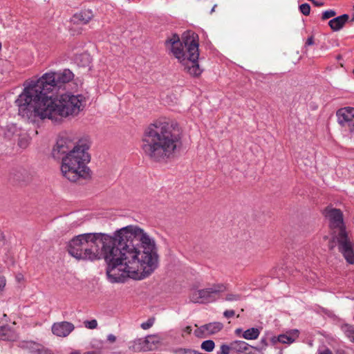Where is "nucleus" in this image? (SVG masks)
Returning <instances> with one entry per match:
<instances>
[{
  "instance_id": "1",
  "label": "nucleus",
  "mask_w": 354,
  "mask_h": 354,
  "mask_svg": "<svg viewBox=\"0 0 354 354\" xmlns=\"http://www.w3.org/2000/svg\"><path fill=\"white\" fill-rule=\"evenodd\" d=\"M68 252L78 260L104 259L111 283L145 279L158 264L155 241L137 225L122 227L113 236L100 232L79 234L69 241Z\"/></svg>"
},
{
  "instance_id": "2",
  "label": "nucleus",
  "mask_w": 354,
  "mask_h": 354,
  "mask_svg": "<svg viewBox=\"0 0 354 354\" xmlns=\"http://www.w3.org/2000/svg\"><path fill=\"white\" fill-rule=\"evenodd\" d=\"M83 97L71 93L61 94L56 97L44 96L28 104H17L18 115L24 120L35 123L49 119L57 121L59 116L77 115L82 109Z\"/></svg>"
},
{
  "instance_id": "3",
  "label": "nucleus",
  "mask_w": 354,
  "mask_h": 354,
  "mask_svg": "<svg viewBox=\"0 0 354 354\" xmlns=\"http://www.w3.org/2000/svg\"><path fill=\"white\" fill-rule=\"evenodd\" d=\"M181 130L176 122L157 120L145 129L142 149L155 162L170 158L180 144Z\"/></svg>"
},
{
  "instance_id": "4",
  "label": "nucleus",
  "mask_w": 354,
  "mask_h": 354,
  "mask_svg": "<svg viewBox=\"0 0 354 354\" xmlns=\"http://www.w3.org/2000/svg\"><path fill=\"white\" fill-rule=\"evenodd\" d=\"M74 75L69 69L57 72L44 73L40 78L31 81L25 85L21 94L15 101V105L28 104L44 96H49L50 92L65 90L68 84L73 79Z\"/></svg>"
},
{
  "instance_id": "5",
  "label": "nucleus",
  "mask_w": 354,
  "mask_h": 354,
  "mask_svg": "<svg viewBox=\"0 0 354 354\" xmlns=\"http://www.w3.org/2000/svg\"><path fill=\"white\" fill-rule=\"evenodd\" d=\"M198 35L194 32H188L183 36V42L176 34H174L166 41L167 46L184 67V70L195 77L200 75L202 73V69L198 64Z\"/></svg>"
},
{
  "instance_id": "6",
  "label": "nucleus",
  "mask_w": 354,
  "mask_h": 354,
  "mask_svg": "<svg viewBox=\"0 0 354 354\" xmlns=\"http://www.w3.org/2000/svg\"><path fill=\"white\" fill-rule=\"evenodd\" d=\"M80 143V148L62 158V173L66 178L72 182L89 176L87 164L91 160L88 152L90 143L87 138H81Z\"/></svg>"
},
{
  "instance_id": "7",
  "label": "nucleus",
  "mask_w": 354,
  "mask_h": 354,
  "mask_svg": "<svg viewBox=\"0 0 354 354\" xmlns=\"http://www.w3.org/2000/svg\"><path fill=\"white\" fill-rule=\"evenodd\" d=\"M324 214L329 220V225L333 231V241L329 248L333 249V242L336 240L339 252L348 263L354 264V243L346 231L342 212L338 209L328 207L324 210Z\"/></svg>"
},
{
  "instance_id": "8",
  "label": "nucleus",
  "mask_w": 354,
  "mask_h": 354,
  "mask_svg": "<svg viewBox=\"0 0 354 354\" xmlns=\"http://www.w3.org/2000/svg\"><path fill=\"white\" fill-rule=\"evenodd\" d=\"M226 290L227 287L224 283H213L210 286L203 289L192 290L189 295V299L193 303H212L216 301L220 294Z\"/></svg>"
},
{
  "instance_id": "9",
  "label": "nucleus",
  "mask_w": 354,
  "mask_h": 354,
  "mask_svg": "<svg viewBox=\"0 0 354 354\" xmlns=\"http://www.w3.org/2000/svg\"><path fill=\"white\" fill-rule=\"evenodd\" d=\"M80 140L68 135L59 138L52 150V156L55 159H62L63 156L80 148Z\"/></svg>"
},
{
  "instance_id": "10",
  "label": "nucleus",
  "mask_w": 354,
  "mask_h": 354,
  "mask_svg": "<svg viewBox=\"0 0 354 354\" xmlns=\"http://www.w3.org/2000/svg\"><path fill=\"white\" fill-rule=\"evenodd\" d=\"M339 124L354 134V108L346 106L338 109L336 112Z\"/></svg>"
},
{
  "instance_id": "11",
  "label": "nucleus",
  "mask_w": 354,
  "mask_h": 354,
  "mask_svg": "<svg viewBox=\"0 0 354 354\" xmlns=\"http://www.w3.org/2000/svg\"><path fill=\"white\" fill-rule=\"evenodd\" d=\"M74 329V324L69 322H56L51 327L53 334L60 337L68 336Z\"/></svg>"
},
{
  "instance_id": "12",
  "label": "nucleus",
  "mask_w": 354,
  "mask_h": 354,
  "mask_svg": "<svg viewBox=\"0 0 354 354\" xmlns=\"http://www.w3.org/2000/svg\"><path fill=\"white\" fill-rule=\"evenodd\" d=\"M223 327L221 322H212L201 326L194 330V335L198 337H205L219 332Z\"/></svg>"
},
{
  "instance_id": "13",
  "label": "nucleus",
  "mask_w": 354,
  "mask_h": 354,
  "mask_svg": "<svg viewBox=\"0 0 354 354\" xmlns=\"http://www.w3.org/2000/svg\"><path fill=\"white\" fill-rule=\"evenodd\" d=\"M232 353L236 354H253L254 347L247 342L241 340H236L231 342Z\"/></svg>"
},
{
  "instance_id": "14",
  "label": "nucleus",
  "mask_w": 354,
  "mask_h": 354,
  "mask_svg": "<svg viewBox=\"0 0 354 354\" xmlns=\"http://www.w3.org/2000/svg\"><path fill=\"white\" fill-rule=\"evenodd\" d=\"M93 14L91 10H82L73 16L72 20L78 24H86L93 18Z\"/></svg>"
},
{
  "instance_id": "15",
  "label": "nucleus",
  "mask_w": 354,
  "mask_h": 354,
  "mask_svg": "<svg viewBox=\"0 0 354 354\" xmlns=\"http://www.w3.org/2000/svg\"><path fill=\"white\" fill-rule=\"evenodd\" d=\"M348 19L349 16L347 14H344L330 20L328 25L333 31H338L344 26Z\"/></svg>"
},
{
  "instance_id": "16",
  "label": "nucleus",
  "mask_w": 354,
  "mask_h": 354,
  "mask_svg": "<svg viewBox=\"0 0 354 354\" xmlns=\"http://www.w3.org/2000/svg\"><path fill=\"white\" fill-rule=\"evenodd\" d=\"M16 338L15 330L8 325L0 326V339L3 341H13Z\"/></svg>"
},
{
  "instance_id": "17",
  "label": "nucleus",
  "mask_w": 354,
  "mask_h": 354,
  "mask_svg": "<svg viewBox=\"0 0 354 354\" xmlns=\"http://www.w3.org/2000/svg\"><path fill=\"white\" fill-rule=\"evenodd\" d=\"M130 348L135 352L151 351V346H149L146 337L135 340Z\"/></svg>"
},
{
  "instance_id": "18",
  "label": "nucleus",
  "mask_w": 354,
  "mask_h": 354,
  "mask_svg": "<svg viewBox=\"0 0 354 354\" xmlns=\"http://www.w3.org/2000/svg\"><path fill=\"white\" fill-rule=\"evenodd\" d=\"M260 330L257 328H251L245 331L242 335V337L245 339H256L259 337Z\"/></svg>"
},
{
  "instance_id": "19",
  "label": "nucleus",
  "mask_w": 354,
  "mask_h": 354,
  "mask_svg": "<svg viewBox=\"0 0 354 354\" xmlns=\"http://www.w3.org/2000/svg\"><path fill=\"white\" fill-rule=\"evenodd\" d=\"M342 330L346 335V336L351 341L354 342V326L350 324H343L342 326Z\"/></svg>"
},
{
  "instance_id": "20",
  "label": "nucleus",
  "mask_w": 354,
  "mask_h": 354,
  "mask_svg": "<svg viewBox=\"0 0 354 354\" xmlns=\"http://www.w3.org/2000/svg\"><path fill=\"white\" fill-rule=\"evenodd\" d=\"M147 343L149 346H151V351L155 349L157 346L160 343V339L156 335H149L146 337Z\"/></svg>"
},
{
  "instance_id": "21",
  "label": "nucleus",
  "mask_w": 354,
  "mask_h": 354,
  "mask_svg": "<svg viewBox=\"0 0 354 354\" xmlns=\"http://www.w3.org/2000/svg\"><path fill=\"white\" fill-rule=\"evenodd\" d=\"M215 344L214 341L208 339L202 342L201 348L207 352H211L214 348Z\"/></svg>"
},
{
  "instance_id": "22",
  "label": "nucleus",
  "mask_w": 354,
  "mask_h": 354,
  "mask_svg": "<svg viewBox=\"0 0 354 354\" xmlns=\"http://www.w3.org/2000/svg\"><path fill=\"white\" fill-rule=\"evenodd\" d=\"M243 296L239 293L229 292L226 294L225 300L227 301H238L241 300Z\"/></svg>"
},
{
  "instance_id": "23",
  "label": "nucleus",
  "mask_w": 354,
  "mask_h": 354,
  "mask_svg": "<svg viewBox=\"0 0 354 354\" xmlns=\"http://www.w3.org/2000/svg\"><path fill=\"white\" fill-rule=\"evenodd\" d=\"M277 341L283 344H292L293 339L291 338L288 334L279 335L277 337Z\"/></svg>"
},
{
  "instance_id": "24",
  "label": "nucleus",
  "mask_w": 354,
  "mask_h": 354,
  "mask_svg": "<svg viewBox=\"0 0 354 354\" xmlns=\"http://www.w3.org/2000/svg\"><path fill=\"white\" fill-rule=\"evenodd\" d=\"M230 352L232 353V348H231V343L227 344H222L220 347V351L217 353V354H230Z\"/></svg>"
},
{
  "instance_id": "25",
  "label": "nucleus",
  "mask_w": 354,
  "mask_h": 354,
  "mask_svg": "<svg viewBox=\"0 0 354 354\" xmlns=\"http://www.w3.org/2000/svg\"><path fill=\"white\" fill-rule=\"evenodd\" d=\"M174 352L175 354H201L194 350L187 348H178L176 349Z\"/></svg>"
},
{
  "instance_id": "26",
  "label": "nucleus",
  "mask_w": 354,
  "mask_h": 354,
  "mask_svg": "<svg viewBox=\"0 0 354 354\" xmlns=\"http://www.w3.org/2000/svg\"><path fill=\"white\" fill-rule=\"evenodd\" d=\"M299 10L303 15L308 16L310 12V6L308 3H303L299 6Z\"/></svg>"
},
{
  "instance_id": "27",
  "label": "nucleus",
  "mask_w": 354,
  "mask_h": 354,
  "mask_svg": "<svg viewBox=\"0 0 354 354\" xmlns=\"http://www.w3.org/2000/svg\"><path fill=\"white\" fill-rule=\"evenodd\" d=\"M335 15H336V12L335 10H328L324 11L322 13V20H326V19H328L330 17L335 16Z\"/></svg>"
},
{
  "instance_id": "28",
  "label": "nucleus",
  "mask_w": 354,
  "mask_h": 354,
  "mask_svg": "<svg viewBox=\"0 0 354 354\" xmlns=\"http://www.w3.org/2000/svg\"><path fill=\"white\" fill-rule=\"evenodd\" d=\"M17 131V127L14 124H11L7 127V132L5 133V136L8 138H10Z\"/></svg>"
},
{
  "instance_id": "29",
  "label": "nucleus",
  "mask_w": 354,
  "mask_h": 354,
  "mask_svg": "<svg viewBox=\"0 0 354 354\" xmlns=\"http://www.w3.org/2000/svg\"><path fill=\"white\" fill-rule=\"evenodd\" d=\"M84 325L89 329H95L97 326V322L95 319H92L91 321L84 322Z\"/></svg>"
},
{
  "instance_id": "30",
  "label": "nucleus",
  "mask_w": 354,
  "mask_h": 354,
  "mask_svg": "<svg viewBox=\"0 0 354 354\" xmlns=\"http://www.w3.org/2000/svg\"><path fill=\"white\" fill-rule=\"evenodd\" d=\"M153 323H154L153 319H149L147 322H143L141 324V328L144 330H147L153 326Z\"/></svg>"
},
{
  "instance_id": "31",
  "label": "nucleus",
  "mask_w": 354,
  "mask_h": 354,
  "mask_svg": "<svg viewBox=\"0 0 354 354\" xmlns=\"http://www.w3.org/2000/svg\"><path fill=\"white\" fill-rule=\"evenodd\" d=\"M299 332L297 329H294L290 330L288 335L293 339V342L295 341V339L299 337Z\"/></svg>"
},
{
  "instance_id": "32",
  "label": "nucleus",
  "mask_w": 354,
  "mask_h": 354,
  "mask_svg": "<svg viewBox=\"0 0 354 354\" xmlns=\"http://www.w3.org/2000/svg\"><path fill=\"white\" fill-rule=\"evenodd\" d=\"M234 315H235V311L234 310H226L223 313L224 317L227 319L234 317Z\"/></svg>"
},
{
  "instance_id": "33",
  "label": "nucleus",
  "mask_w": 354,
  "mask_h": 354,
  "mask_svg": "<svg viewBox=\"0 0 354 354\" xmlns=\"http://www.w3.org/2000/svg\"><path fill=\"white\" fill-rule=\"evenodd\" d=\"M6 283V278L3 276H0V290H2Z\"/></svg>"
},
{
  "instance_id": "34",
  "label": "nucleus",
  "mask_w": 354,
  "mask_h": 354,
  "mask_svg": "<svg viewBox=\"0 0 354 354\" xmlns=\"http://www.w3.org/2000/svg\"><path fill=\"white\" fill-rule=\"evenodd\" d=\"M107 340L111 343H113L116 341V337L113 334H109L107 336Z\"/></svg>"
},
{
  "instance_id": "35",
  "label": "nucleus",
  "mask_w": 354,
  "mask_h": 354,
  "mask_svg": "<svg viewBox=\"0 0 354 354\" xmlns=\"http://www.w3.org/2000/svg\"><path fill=\"white\" fill-rule=\"evenodd\" d=\"M313 44H314V38H313V36L309 37L307 39V41L306 42V45L310 46V45H313Z\"/></svg>"
},
{
  "instance_id": "36",
  "label": "nucleus",
  "mask_w": 354,
  "mask_h": 354,
  "mask_svg": "<svg viewBox=\"0 0 354 354\" xmlns=\"http://www.w3.org/2000/svg\"><path fill=\"white\" fill-rule=\"evenodd\" d=\"M183 334H185V333H186V334H190V333H191V332H192V328H191V326H186V327L183 329Z\"/></svg>"
},
{
  "instance_id": "37",
  "label": "nucleus",
  "mask_w": 354,
  "mask_h": 354,
  "mask_svg": "<svg viewBox=\"0 0 354 354\" xmlns=\"http://www.w3.org/2000/svg\"><path fill=\"white\" fill-rule=\"evenodd\" d=\"M312 3L317 7H321L324 5V3L322 1H318L315 0H313Z\"/></svg>"
},
{
  "instance_id": "38",
  "label": "nucleus",
  "mask_w": 354,
  "mask_h": 354,
  "mask_svg": "<svg viewBox=\"0 0 354 354\" xmlns=\"http://www.w3.org/2000/svg\"><path fill=\"white\" fill-rule=\"evenodd\" d=\"M242 333V329L241 328H236L235 330V334L236 335H240V334Z\"/></svg>"
},
{
  "instance_id": "39",
  "label": "nucleus",
  "mask_w": 354,
  "mask_h": 354,
  "mask_svg": "<svg viewBox=\"0 0 354 354\" xmlns=\"http://www.w3.org/2000/svg\"><path fill=\"white\" fill-rule=\"evenodd\" d=\"M319 354H332L331 351L329 349H326Z\"/></svg>"
},
{
  "instance_id": "40",
  "label": "nucleus",
  "mask_w": 354,
  "mask_h": 354,
  "mask_svg": "<svg viewBox=\"0 0 354 354\" xmlns=\"http://www.w3.org/2000/svg\"><path fill=\"white\" fill-rule=\"evenodd\" d=\"M84 354H97L95 351H87L85 352Z\"/></svg>"
},
{
  "instance_id": "41",
  "label": "nucleus",
  "mask_w": 354,
  "mask_h": 354,
  "mask_svg": "<svg viewBox=\"0 0 354 354\" xmlns=\"http://www.w3.org/2000/svg\"><path fill=\"white\" fill-rule=\"evenodd\" d=\"M44 354H54V353H53L51 351H50L48 350H46L44 351Z\"/></svg>"
},
{
  "instance_id": "42",
  "label": "nucleus",
  "mask_w": 354,
  "mask_h": 354,
  "mask_svg": "<svg viewBox=\"0 0 354 354\" xmlns=\"http://www.w3.org/2000/svg\"><path fill=\"white\" fill-rule=\"evenodd\" d=\"M70 354H80V353L78 351H75L71 352Z\"/></svg>"
},
{
  "instance_id": "43",
  "label": "nucleus",
  "mask_w": 354,
  "mask_h": 354,
  "mask_svg": "<svg viewBox=\"0 0 354 354\" xmlns=\"http://www.w3.org/2000/svg\"><path fill=\"white\" fill-rule=\"evenodd\" d=\"M216 6V5H214V6H213V8H212V10H211L210 13H212V12L214 11V9H215Z\"/></svg>"
},
{
  "instance_id": "44",
  "label": "nucleus",
  "mask_w": 354,
  "mask_h": 354,
  "mask_svg": "<svg viewBox=\"0 0 354 354\" xmlns=\"http://www.w3.org/2000/svg\"><path fill=\"white\" fill-rule=\"evenodd\" d=\"M84 56L86 57V58L88 59V55H84Z\"/></svg>"
},
{
  "instance_id": "45",
  "label": "nucleus",
  "mask_w": 354,
  "mask_h": 354,
  "mask_svg": "<svg viewBox=\"0 0 354 354\" xmlns=\"http://www.w3.org/2000/svg\"><path fill=\"white\" fill-rule=\"evenodd\" d=\"M261 342H265V339H261Z\"/></svg>"
},
{
  "instance_id": "46",
  "label": "nucleus",
  "mask_w": 354,
  "mask_h": 354,
  "mask_svg": "<svg viewBox=\"0 0 354 354\" xmlns=\"http://www.w3.org/2000/svg\"><path fill=\"white\" fill-rule=\"evenodd\" d=\"M353 74H354V68H353Z\"/></svg>"
}]
</instances>
